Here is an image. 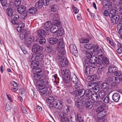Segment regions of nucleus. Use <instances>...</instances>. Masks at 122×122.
<instances>
[{
  "instance_id": "14",
  "label": "nucleus",
  "mask_w": 122,
  "mask_h": 122,
  "mask_svg": "<svg viewBox=\"0 0 122 122\" xmlns=\"http://www.w3.org/2000/svg\"><path fill=\"white\" fill-rule=\"evenodd\" d=\"M82 51V53L86 55V57H85L90 59H91L92 58H95L97 57L92 56V53L90 51H87L85 50H84L83 51Z\"/></svg>"
},
{
  "instance_id": "31",
  "label": "nucleus",
  "mask_w": 122,
  "mask_h": 122,
  "mask_svg": "<svg viewBox=\"0 0 122 122\" xmlns=\"http://www.w3.org/2000/svg\"><path fill=\"white\" fill-rule=\"evenodd\" d=\"M51 25V23L49 21H48L45 24L44 26L46 30H48L50 29Z\"/></svg>"
},
{
  "instance_id": "29",
  "label": "nucleus",
  "mask_w": 122,
  "mask_h": 122,
  "mask_svg": "<svg viewBox=\"0 0 122 122\" xmlns=\"http://www.w3.org/2000/svg\"><path fill=\"white\" fill-rule=\"evenodd\" d=\"M68 70L67 69L62 68L61 69V72L62 74L65 77H67L68 75Z\"/></svg>"
},
{
  "instance_id": "41",
  "label": "nucleus",
  "mask_w": 122,
  "mask_h": 122,
  "mask_svg": "<svg viewBox=\"0 0 122 122\" xmlns=\"http://www.w3.org/2000/svg\"><path fill=\"white\" fill-rule=\"evenodd\" d=\"M104 111L107 112L106 111L104 108L101 107H100L98 108L97 109L96 112L97 113H104L103 112Z\"/></svg>"
},
{
  "instance_id": "32",
  "label": "nucleus",
  "mask_w": 122,
  "mask_h": 122,
  "mask_svg": "<svg viewBox=\"0 0 122 122\" xmlns=\"http://www.w3.org/2000/svg\"><path fill=\"white\" fill-rule=\"evenodd\" d=\"M97 66L98 67L97 72L99 74L101 75L102 74L103 72V71L105 67H103L102 65H98Z\"/></svg>"
},
{
  "instance_id": "9",
  "label": "nucleus",
  "mask_w": 122,
  "mask_h": 122,
  "mask_svg": "<svg viewBox=\"0 0 122 122\" xmlns=\"http://www.w3.org/2000/svg\"><path fill=\"white\" fill-rule=\"evenodd\" d=\"M20 18L19 16L17 14L14 15L11 17V22L13 24L17 25L19 24L18 20Z\"/></svg>"
},
{
  "instance_id": "48",
  "label": "nucleus",
  "mask_w": 122,
  "mask_h": 122,
  "mask_svg": "<svg viewBox=\"0 0 122 122\" xmlns=\"http://www.w3.org/2000/svg\"><path fill=\"white\" fill-rule=\"evenodd\" d=\"M12 108V106L10 103H7L5 106V108L7 111L10 110Z\"/></svg>"
},
{
  "instance_id": "8",
  "label": "nucleus",
  "mask_w": 122,
  "mask_h": 122,
  "mask_svg": "<svg viewBox=\"0 0 122 122\" xmlns=\"http://www.w3.org/2000/svg\"><path fill=\"white\" fill-rule=\"evenodd\" d=\"M56 100H55L54 99V98L53 97H50L49 98L47 99L46 100V102H47L49 104V107L50 109L51 108H52V107H53V105L55 104V103H56V104H57L56 102Z\"/></svg>"
},
{
  "instance_id": "26",
  "label": "nucleus",
  "mask_w": 122,
  "mask_h": 122,
  "mask_svg": "<svg viewBox=\"0 0 122 122\" xmlns=\"http://www.w3.org/2000/svg\"><path fill=\"white\" fill-rule=\"evenodd\" d=\"M59 27L58 26L54 25L52 26L50 29V31L53 33H55L57 32Z\"/></svg>"
},
{
  "instance_id": "4",
  "label": "nucleus",
  "mask_w": 122,
  "mask_h": 122,
  "mask_svg": "<svg viewBox=\"0 0 122 122\" xmlns=\"http://www.w3.org/2000/svg\"><path fill=\"white\" fill-rule=\"evenodd\" d=\"M97 61V64L98 65H102L103 67L107 66L109 63L108 59L106 57H102V55L99 56Z\"/></svg>"
},
{
  "instance_id": "63",
  "label": "nucleus",
  "mask_w": 122,
  "mask_h": 122,
  "mask_svg": "<svg viewBox=\"0 0 122 122\" xmlns=\"http://www.w3.org/2000/svg\"><path fill=\"white\" fill-rule=\"evenodd\" d=\"M1 3L2 5L5 7H7L6 5L7 4V1L6 0H1Z\"/></svg>"
},
{
  "instance_id": "53",
  "label": "nucleus",
  "mask_w": 122,
  "mask_h": 122,
  "mask_svg": "<svg viewBox=\"0 0 122 122\" xmlns=\"http://www.w3.org/2000/svg\"><path fill=\"white\" fill-rule=\"evenodd\" d=\"M110 101V99L109 96H107L105 98L104 100V102L106 104L108 103Z\"/></svg>"
},
{
  "instance_id": "12",
  "label": "nucleus",
  "mask_w": 122,
  "mask_h": 122,
  "mask_svg": "<svg viewBox=\"0 0 122 122\" xmlns=\"http://www.w3.org/2000/svg\"><path fill=\"white\" fill-rule=\"evenodd\" d=\"M111 4L110 5H107V4H106L105 5L103 6L102 8V9L104 10L103 15L104 16H107L109 15L108 14L109 11L107 10H109L110 8H111L112 7L111 5Z\"/></svg>"
},
{
  "instance_id": "37",
  "label": "nucleus",
  "mask_w": 122,
  "mask_h": 122,
  "mask_svg": "<svg viewBox=\"0 0 122 122\" xmlns=\"http://www.w3.org/2000/svg\"><path fill=\"white\" fill-rule=\"evenodd\" d=\"M6 13L10 17L11 16L13 15L14 12L13 9L10 8H8L6 9Z\"/></svg>"
},
{
  "instance_id": "33",
  "label": "nucleus",
  "mask_w": 122,
  "mask_h": 122,
  "mask_svg": "<svg viewBox=\"0 0 122 122\" xmlns=\"http://www.w3.org/2000/svg\"><path fill=\"white\" fill-rule=\"evenodd\" d=\"M27 36L28 34L26 33V30L25 29H24L20 34V37L21 39L23 40L24 38H25Z\"/></svg>"
},
{
  "instance_id": "58",
  "label": "nucleus",
  "mask_w": 122,
  "mask_h": 122,
  "mask_svg": "<svg viewBox=\"0 0 122 122\" xmlns=\"http://www.w3.org/2000/svg\"><path fill=\"white\" fill-rule=\"evenodd\" d=\"M72 9L75 14H77L78 13L79 10L77 8L74 6L73 5L72 6Z\"/></svg>"
},
{
  "instance_id": "46",
  "label": "nucleus",
  "mask_w": 122,
  "mask_h": 122,
  "mask_svg": "<svg viewBox=\"0 0 122 122\" xmlns=\"http://www.w3.org/2000/svg\"><path fill=\"white\" fill-rule=\"evenodd\" d=\"M25 26V24L24 23H21L20 24L18 27L17 30L18 32H20L22 29L24 28Z\"/></svg>"
},
{
  "instance_id": "34",
  "label": "nucleus",
  "mask_w": 122,
  "mask_h": 122,
  "mask_svg": "<svg viewBox=\"0 0 122 122\" xmlns=\"http://www.w3.org/2000/svg\"><path fill=\"white\" fill-rule=\"evenodd\" d=\"M94 102H96L99 100V97L97 93L93 94L91 97V98Z\"/></svg>"
},
{
  "instance_id": "20",
  "label": "nucleus",
  "mask_w": 122,
  "mask_h": 122,
  "mask_svg": "<svg viewBox=\"0 0 122 122\" xmlns=\"http://www.w3.org/2000/svg\"><path fill=\"white\" fill-rule=\"evenodd\" d=\"M120 96L119 94L117 93H114L112 96V100L115 102H117L119 100Z\"/></svg>"
},
{
  "instance_id": "30",
  "label": "nucleus",
  "mask_w": 122,
  "mask_h": 122,
  "mask_svg": "<svg viewBox=\"0 0 122 122\" xmlns=\"http://www.w3.org/2000/svg\"><path fill=\"white\" fill-rule=\"evenodd\" d=\"M104 113H97V118L98 119H104V117L105 116L107 113V112L104 111L103 112Z\"/></svg>"
},
{
  "instance_id": "18",
  "label": "nucleus",
  "mask_w": 122,
  "mask_h": 122,
  "mask_svg": "<svg viewBox=\"0 0 122 122\" xmlns=\"http://www.w3.org/2000/svg\"><path fill=\"white\" fill-rule=\"evenodd\" d=\"M70 79L71 81L75 84H77L78 82V80L77 77L74 74L71 75L70 76Z\"/></svg>"
},
{
  "instance_id": "54",
  "label": "nucleus",
  "mask_w": 122,
  "mask_h": 122,
  "mask_svg": "<svg viewBox=\"0 0 122 122\" xmlns=\"http://www.w3.org/2000/svg\"><path fill=\"white\" fill-rule=\"evenodd\" d=\"M21 110L23 113L25 114H28V112L25 108L22 105L21 107Z\"/></svg>"
},
{
  "instance_id": "5",
  "label": "nucleus",
  "mask_w": 122,
  "mask_h": 122,
  "mask_svg": "<svg viewBox=\"0 0 122 122\" xmlns=\"http://www.w3.org/2000/svg\"><path fill=\"white\" fill-rule=\"evenodd\" d=\"M85 96L82 95L81 99L84 102L89 101L90 100L91 97L92 95V91L89 89H87L85 91Z\"/></svg>"
},
{
  "instance_id": "47",
  "label": "nucleus",
  "mask_w": 122,
  "mask_h": 122,
  "mask_svg": "<svg viewBox=\"0 0 122 122\" xmlns=\"http://www.w3.org/2000/svg\"><path fill=\"white\" fill-rule=\"evenodd\" d=\"M92 45L91 44H86L84 45V48L87 50L92 49Z\"/></svg>"
},
{
  "instance_id": "11",
  "label": "nucleus",
  "mask_w": 122,
  "mask_h": 122,
  "mask_svg": "<svg viewBox=\"0 0 122 122\" xmlns=\"http://www.w3.org/2000/svg\"><path fill=\"white\" fill-rule=\"evenodd\" d=\"M69 49L71 53L75 56L78 53V51L75 45L71 44L69 46Z\"/></svg>"
},
{
  "instance_id": "2",
  "label": "nucleus",
  "mask_w": 122,
  "mask_h": 122,
  "mask_svg": "<svg viewBox=\"0 0 122 122\" xmlns=\"http://www.w3.org/2000/svg\"><path fill=\"white\" fill-rule=\"evenodd\" d=\"M116 10L112 9L109 14V16L111 18V22L113 25L117 24L119 19V16L117 15H116Z\"/></svg>"
},
{
  "instance_id": "28",
  "label": "nucleus",
  "mask_w": 122,
  "mask_h": 122,
  "mask_svg": "<svg viewBox=\"0 0 122 122\" xmlns=\"http://www.w3.org/2000/svg\"><path fill=\"white\" fill-rule=\"evenodd\" d=\"M57 34H55V36L56 37H58L59 36H61L63 35L64 33V30L63 28L61 27L58 28L57 31Z\"/></svg>"
},
{
  "instance_id": "10",
  "label": "nucleus",
  "mask_w": 122,
  "mask_h": 122,
  "mask_svg": "<svg viewBox=\"0 0 122 122\" xmlns=\"http://www.w3.org/2000/svg\"><path fill=\"white\" fill-rule=\"evenodd\" d=\"M64 113L61 112H58V113L57 116L61 119V122H70L68 119L64 116Z\"/></svg>"
},
{
  "instance_id": "39",
  "label": "nucleus",
  "mask_w": 122,
  "mask_h": 122,
  "mask_svg": "<svg viewBox=\"0 0 122 122\" xmlns=\"http://www.w3.org/2000/svg\"><path fill=\"white\" fill-rule=\"evenodd\" d=\"M109 85L107 83L104 82L102 83L101 85V88L104 89H106L109 86Z\"/></svg>"
},
{
  "instance_id": "52",
  "label": "nucleus",
  "mask_w": 122,
  "mask_h": 122,
  "mask_svg": "<svg viewBox=\"0 0 122 122\" xmlns=\"http://www.w3.org/2000/svg\"><path fill=\"white\" fill-rule=\"evenodd\" d=\"M90 69L89 66H86L85 71V74L87 75L88 74L90 73Z\"/></svg>"
},
{
  "instance_id": "21",
  "label": "nucleus",
  "mask_w": 122,
  "mask_h": 122,
  "mask_svg": "<svg viewBox=\"0 0 122 122\" xmlns=\"http://www.w3.org/2000/svg\"><path fill=\"white\" fill-rule=\"evenodd\" d=\"M96 76L95 75H90L87 76L86 80L87 81L90 82L95 80L96 79Z\"/></svg>"
},
{
  "instance_id": "17",
  "label": "nucleus",
  "mask_w": 122,
  "mask_h": 122,
  "mask_svg": "<svg viewBox=\"0 0 122 122\" xmlns=\"http://www.w3.org/2000/svg\"><path fill=\"white\" fill-rule=\"evenodd\" d=\"M81 100V101L80 99H76L75 103V105L77 107L80 109H82L83 107V104L82 102L83 101L82 99Z\"/></svg>"
},
{
  "instance_id": "6",
  "label": "nucleus",
  "mask_w": 122,
  "mask_h": 122,
  "mask_svg": "<svg viewBox=\"0 0 122 122\" xmlns=\"http://www.w3.org/2000/svg\"><path fill=\"white\" fill-rule=\"evenodd\" d=\"M32 51L36 54H38L43 50L42 47L40 46L38 43H35L32 47Z\"/></svg>"
},
{
  "instance_id": "25",
  "label": "nucleus",
  "mask_w": 122,
  "mask_h": 122,
  "mask_svg": "<svg viewBox=\"0 0 122 122\" xmlns=\"http://www.w3.org/2000/svg\"><path fill=\"white\" fill-rule=\"evenodd\" d=\"M58 52V56L60 57H61L63 58L62 56L64 55L65 53V50L64 48L61 49H57Z\"/></svg>"
},
{
  "instance_id": "55",
  "label": "nucleus",
  "mask_w": 122,
  "mask_h": 122,
  "mask_svg": "<svg viewBox=\"0 0 122 122\" xmlns=\"http://www.w3.org/2000/svg\"><path fill=\"white\" fill-rule=\"evenodd\" d=\"M107 39L112 46H114V44L112 41V40L109 37H107Z\"/></svg>"
},
{
  "instance_id": "15",
  "label": "nucleus",
  "mask_w": 122,
  "mask_h": 122,
  "mask_svg": "<svg viewBox=\"0 0 122 122\" xmlns=\"http://www.w3.org/2000/svg\"><path fill=\"white\" fill-rule=\"evenodd\" d=\"M59 60L60 62V65L62 67H65L68 64V61L66 58H64L63 57L60 58Z\"/></svg>"
},
{
  "instance_id": "60",
  "label": "nucleus",
  "mask_w": 122,
  "mask_h": 122,
  "mask_svg": "<svg viewBox=\"0 0 122 122\" xmlns=\"http://www.w3.org/2000/svg\"><path fill=\"white\" fill-rule=\"evenodd\" d=\"M43 0L44 1L43 2L44 5L45 6L48 5L50 1V0Z\"/></svg>"
},
{
  "instance_id": "16",
  "label": "nucleus",
  "mask_w": 122,
  "mask_h": 122,
  "mask_svg": "<svg viewBox=\"0 0 122 122\" xmlns=\"http://www.w3.org/2000/svg\"><path fill=\"white\" fill-rule=\"evenodd\" d=\"M98 60V57L95 58H92L91 60V62L89 64V66L93 68H95L97 66V64L95 63L96 62L97 63V60Z\"/></svg>"
},
{
  "instance_id": "59",
  "label": "nucleus",
  "mask_w": 122,
  "mask_h": 122,
  "mask_svg": "<svg viewBox=\"0 0 122 122\" xmlns=\"http://www.w3.org/2000/svg\"><path fill=\"white\" fill-rule=\"evenodd\" d=\"M10 84L15 87H17L18 86V85L17 83L14 81H13L10 82Z\"/></svg>"
},
{
  "instance_id": "1",
  "label": "nucleus",
  "mask_w": 122,
  "mask_h": 122,
  "mask_svg": "<svg viewBox=\"0 0 122 122\" xmlns=\"http://www.w3.org/2000/svg\"><path fill=\"white\" fill-rule=\"evenodd\" d=\"M43 58V55L42 54L38 55L34 54L29 58V61L32 63L31 66L33 68V72L35 75L33 77L36 81H39L44 74L43 71L38 67L39 62L42 60Z\"/></svg>"
},
{
  "instance_id": "22",
  "label": "nucleus",
  "mask_w": 122,
  "mask_h": 122,
  "mask_svg": "<svg viewBox=\"0 0 122 122\" xmlns=\"http://www.w3.org/2000/svg\"><path fill=\"white\" fill-rule=\"evenodd\" d=\"M49 42L51 45H54L56 44L58 41L57 38L55 37H51L48 39Z\"/></svg>"
},
{
  "instance_id": "56",
  "label": "nucleus",
  "mask_w": 122,
  "mask_h": 122,
  "mask_svg": "<svg viewBox=\"0 0 122 122\" xmlns=\"http://www.w3.org/2000/svg\"><path fill=\"white\" fill-rule=\"evenodd\" d=\"M56 5H53L51 7V10L52 12H55L56 10Z\"/></svg>"
},
{
  "instance_id": "62",
  "label": "nucleus",
  "mask_w": 122,
  "mask_h": 122,
  "mask_svg": "<svg viewBox=\"0 0 122 122\" xmlns=\"http://www.w3.org/2000/svg\"><path fill=\"white\" fill-rule=\"evenodd\" d=\"M85 91L83 89H81L79 90L78 91V92L80 93V94L81 95L82 94H83V95L85 94Z\"/></svg>"
},
{
  "instance_id": "51",
  "label": "nucleus",
  "mask_w": 122,
  "mask_h": 122,
  "mask_svg": "<svg viewBox=\"0 0 122 122\" xmlns=\"http://www.w3.org/2000/svg\"><path fill=\"white\" fill-rule=\"evenodd\" d=\"M114 75L115 76H119L122 75V73L119 71H118L117 69L114 72Z\"/></svg>"
},
{
  "instance_id": "57",
  "label": "nucleus",
  "mask_w": 122,
  "mask_h": 122,
  "mask_svg": "<svg viewBox=\"0 0 122 122\" xmlns=\"http://www.w3.org/2000/svg\"><path fill=\"white\" fill-rule=\"evenodd\" d=\"M89 41L88 39H81L80 41L81 43H86L89 42Z\"/></svg>"
},
{
  "instance_id": "27",
  "label": "nucleus",
  "mask_w": 122,
  "mask_h": 122,
  "mask_svg": "<svg viewBox=\"0 0 122 122\" xmlns=\"http://www.w3.org/2000/svg\"><path fill=\"white\" fill-rule=\"evenodd\" d=\"M43 2L44 1L43 0H40L38 2L36 3L35 5L36 7L37 8H41L44 5Z\"/></svg>"
},
{
  "instance_id": "24",
  "label": "nucleus",
  "mask_w": 122,
  "mask_h": 122,
  "mask_svg": "<svg viewBox=\"0 0 122 122\" xmlns=\"http://www.w3.org/2000/svg\"><path fill=\"white\" fill-rule=\"evenodd\" d=\"M46 32L43 30H39L37 33V35L40 38L44 37L45 36Z\"/></svg>"
},
{
  "instance_id": "23",
  "label": "nucleus",
  "mask_w": 122,
  "mask_h": 122,
  "mask_svg": "<svg viewBox=\"0 0 122 122\" xmlns=\"http://www.w3.org/2000/svg\"><path fill=\"white\" fill-rule=\"evenodd\" d=\"M85 102V106L87 109H91L93 106V103L91 101H86L84 102Z\"/></svg>"
},
{
  "instance_id": "38",
  "label": "nucleus",
  "mask_w": 122,
  "mask_h": 122,
  "mask_svg": "<svg viewBox=\"0 0 122 122\" xmlns=\"http://www.w3.org/2000/svg\"><path fill=\"white\" fill-rule=\"evenodd\" d=\"M117 67L114 66H112L109 67L108 70L109 72L111 73H114L117 70Z\"/></svg>"
},
{
  "instance_id": "42",
  "label": "nucleus",
  "mask_w": 122,
  "mask_h": 122,
  "mask_svg": "<svg viewBox=\"0 0 122 122\" xmlns=\"http://www.w3.org/2000/svg\"><path fill=\"white\" fill-rule=\"evenodd\" d=\"M59 19H55V18H53V22L55 25L58 26H60L61 25V23L59 20Z\"/></svg>"
},
{
  "instance_id": "44",
  "label": "nucleus",
  "mask_w": 122,
  "mask_h": 122,
  "mask_svg": "<svg viewBox=\"0 0 122 122\" xmlns=\"http://www.w3.org/2000/svg\"><path fill=\"white\" fill-rule=\"evenodd\" d=\"M89 88L91 89H92L93 91L95 92H97L99 90V86L97 85L94 86L92 88Z\"/></svg>"
},
{
  "instance_id": "45",
  "label": "nucleus",
  "mask_w": 122,
  "mask_h": 122,
  "mask_svg": "<svg viewBox=\"0 0 122 122\" xmlns=\"http://www.w3.org/2000/svg\"><path fill=\"white\" fill-rule=\"evenodd\" d=\"M74 93L75 96V98L76 99H79L81 98V95L80 94V93L78 90H76L75 91Z\"/></svg>"
},
{
  "instance_id": "61",
  "label": "nucleus",
  "mask_w": 122,
  "mask_h": 122,
  "mask_svg": "<svg viewBox=\"0 0 122 122\" xmlns=\"http://www.w3.org/2000/svg\"><path fill=\"white\" fill-rule=\"evenodd\" d=\"M70 107L68 105H66L64 108V110H65L67 112H69L70 111Z\"/></svg>"
},
{
  "instance_id": "13",
  "label": "nucleus",
  "mask_w": 122,
  "mask_h": 122,
  "mask_svg": "<svg viewBox=\"0 0 122 122\" xmlns=\"http://www.w3.org/2000/svg\"><path fill=\"white\" fill-rule=\"evenodd\" d=\"M25 7L23 5H20L19 6L17 9V11L20 14H21L23 13V16H24V17L27 15L26 13H25L24 11L25 10Z\"/></svg>"
},
{
  "instance_id": "40",
  "label": "nucleus",
  "mask_w": 122,
  "mask_h": 122,
  "mask_svg": "<svg viewBox=\"0 0 122 122\" xmlns=\"http://www.w3.org/2000/svg\"><path fill=\"white\" fill-rule=\"evenodd\" d=\"M98 95L100 99H103L105 96V92L104 90H101L99 92Z\"/></svg>"
},
{
  "instance_id": "36",
  "label": "nucleus",
  "mask_w": 122,
  "mask_h": 122,
  "mask_svg": "<svg viewBox=\"0 0 122 122\" xmlns=\"http://www.w3.org/2000/svg\"><path fill=\"white\" fill-rule=\"evenodd\" d=\"M91 59H90L85 57L83 60V62L84 65L86 66H89V64L91 61Z\"/></svg>"
},
{
  "instance_id": "50",
  "label": "nucleus",
  "mask_w": 122,
  "mask_h": 122,
  "mask_svg": "<svg viewBox=\"0 0 122 122\" xmlns=\"http://www.w3.org/2000/svg\"><path fill=\"white\" fill-rule=\"evenodd\" d=\"M41 38V39L40 40L39 42L41 45H44L46 42V40L44 38V37Z\"/></svg>"
},
{
  "instance_id": "43",
  "label": "nucleus",
  "mask_w": 122,
  "mask_h": 122,
  "mask_svg": "<svg viewBox=\"0 0 122 122\" xmlns=\"http://www.w3.org/2000/svg\"><path fill=\"white\" fill-rule=\"evenodd\" d=\"M28 11L30 14H33L36 13L37 11V10L36 8L31 7L29 9Z\"/></svg>"
},
{
  "instance_id": "64",
  "label": "nucleus",
  "mask_w": 122,
  "mask_h": 122,
  "mask_svg": "<svg viewBox=\"0 0 122 122\" xmlns=\"http://www.w3.org/2000/svg\"><path fill=\"white\" fill-rule=\"evenodd\" d=\"M103 103V102L101 101H99L98 102H97L96 103V105L97 106H101L102 105Z\"/></svg>"
},
{
  "instance_id": "35",
  "label": "nucleus",
  "mask_w": 122,
  "mask_h": 122,
  "mask_svg": "<svg viewBox=\"0 0 122 122\" xmlns=\"http://www.w3.org/2000/svg\"><path fill=\"white\" fill-rule=\"evenodd\" d=\"M65 47L64 43H63V41L62 40L58 42V44L57 46V49H61L64 48Z\"/></svg>"
},
{
  "instance_id": "3",
  "label": "nucleus",
  "mask_w": 122,
  "mask_h": 122,
  "mask_svg": "<svg viewBox=\"0 0 122 122\" xmlns=\"http://www.w3.org/2000/svg\"><path fill=\"white\" fill-rule=\"evenodd\" d=\"M48 79L45 78L40 80V81L42 83L44 84L45 86H39L38 87L39 91L41 93V94H44L46 93L48 90V88L46 86L48 83L47 81Z\"/></svg>"
},
{
  "instance_id": "19",
  "label": "nucleus",
  "mask_w": 122,
  "mask_h": 122,
  "mask_svg": "<svg viewBox=\"0 0 122 122\" xmlns=\"http://www.w3.org/2000/svg\"><path fill=\"white\" fill-rule=\"evenodd\" d=\"M24 41H23L25 44L26 45H30L32 41L31 38L28 36L25 38H24Z\"/></svg>"
},
{
  "instance_id": "7",
  "label": "nucleus",
  "mask_w": 122,
  "mask_h": 122,
  "mask_svg": "<svg viewBox=\"0 0 122 122\" xmlns=\"http://www.w3.org/2000/svg\"><path fill=\"white\" fill-rule=\"evenodd\" d=\"M56 104H55L53 105V107L51 108H50L51 109H53L54 108H56L58 110H60L63 107V105L62 104L63 102L61 101H60L59 100H56Z\"/></svg>"
},
{
  "instance_id": "49",
  "label": "nucleus",
  "mask_w": 122,
  "mask_h": 122,
  "mask_svg": "<svg viewBox=\"0 0 122 122\" xmlns=\"http://www.w3.org/2000/svg\"><path fill=\"white\" fill-rule=\"evenodd\" d=\"M76 117L78 122H83V119L81 117L80 115L77 114V115Z\"/></svg>"
}]
</instances>
